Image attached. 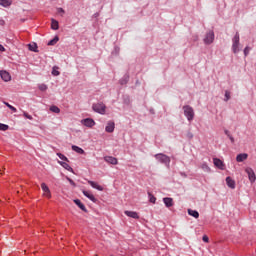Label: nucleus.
<instances>
[{"mask_svg": "<svg viewBox=\"0 0 256 256\" xmlns=\"http://www.w3.org/2000/svg\"><path fill=\"white\" fill-rule=\"evenodd\" d=\"M92 109L93 111H95V113H99L100 115H105L107 111V106L103 102H98L92 105Z\"/></svg>", "mask_w": 256, "mask_h": 256, "instance_id": "nucleus-1", "label": "nucleus"}, {"mask_svg": "<svg viewBox=\"0 0 256 256\" xmlns=\"http://www.w3.org/2000/svg\"><path fill=\"white\" fill-rule=\"evenodd\" d=\"M155 159L159 161L160 163H163V165H166V167H169L171 163V158L165 154H155Z\"/></svg>", "mask_w": 256, "mask_h": 256, "instance_id": "nucleus-2", "label": "nucleus"}, {"mask_svg": "<svg viewBox=\"0 0 256 256\" xmlns=\"http://www.w3.org/2000/svg\"><path fill=\"white\" fill-rule=\"evenodd\" d=\"M240 37L239 32H236L235 36L232 39V51L233 53H239V45H240Z\"/></svg>", "mask_w": 256, "mask_h": 256, "instance_id": "nucleus-3", "label": "nucleus"}, {"mask_svg": "<svg viewBox=\"0 0 256 256\" xmlns=\"http://www.w3.org/2000/svg\"><path fill=\"white\" fill-rule=\"evenodd\" d=\"M184 115L187 117L188 121H193L195 117V112L193 111V108L191 106H184Z\"/></svg>", "mask_w": 256, "mask_h": 256, "instance_id": "nucleus-4", "label": "nucleus"}, {"mask_svg": "<svg viewBox=\"0 0 256 256\" xmlns=\"http://www.w3.org/2000/svg\"><path fill=\"white\" fill-rule=\"evenodd\" d=\"M213 41H215V33L213 32V30H210L208 33H206L204 37V43L205 45H211Z\"/></svg>", "mask_w": 256, "mask_h": 256, "instance_id": "nucleus-5", "label": "nucleus"}, {"mask_svg": "<svg viewBox=\"0 0 256 256\" xmlns=\"http://www.w3.org/2000/svg\"><path fill=\"white\" fill-rule=\"evenodd\" d=\"M41 189L43 191V197H47V199H51V190L49 189V186L47 184L42 183Z\"/></svg>", "mask_w": 256, "mask_h": 256, "instance_id": "nucleus-6", "label": "nucleus"}, {"mask_svg": "<svg viewBox=\"0 0 256 256\" xmlns=\"http://www.w3.org/2000/svg\"><path fill=\"white\" fill-rule=\"evenodd\" d=\"M0 77L2 81H5V83H9L11 81V74L7 72L6 70H1L0 71Z\"/></svg>", "mask_w": 256, "mask_h": 256, "instance_id": "nucleus-7", "label": "nucleus"}, {"mask_svg": "<svg viewBox=\"0 0 256 256\" xmlns=\"http://www.w3.org/2000/svg\"><path fill=\"white\" fill-rule=\"evenodd\" d=\"M245 171L248 175L250 183H255V181H256L255 171H253L252 168H246Z\"/></svg>", "mask_w": 256, "mask_h": 256, "instance_id": "nucleus-8", "label": "nucleus"}, {"mask_svg": "<svg viewBox=\"0 0 256 256\" xmlns=\"http://www.w3.org/2000/svg\"><path fill=\"white\" fill-rule=\"evenodd\" d=\"M82 125H84L85 127H95V120H93L92 118H86L81 120Z\"/></svg>", "mask_w": 256, "mask_h": 256, "instance_id": "nucleus-9", "label": "nucleus"}, {"mask_svg": "<svg viewBox=\"0 0 256 256\" xmlns=\"http://www.w3.org/2000/svg\"><path fill=\"white\" fill-rule=\"evenodd\" d=\"M104 161H106V163H109L110 165H117V163H119L117 158L113 156H105Z\"/></svg>", "mask_w": 256, "mask_h": 256, "instance_id": "nucleus-10", "label": "nucleus"}, {"mask_svg": "<svg viewBox=\"0 0 256 256\" xmlns=\"http://www.w3.org/2000/svg\"><path fill=\"white\" fill-rule=\"evenodd\" d=\"M213 163L215 167H218V169H221L222 171L225 169V164L223 163V161H221V159L214 158Z\"/></svg>", "mask_w": 256, "mask_h": 256, "instance_id": "nucleus-11", "label": "nucleus"}, {"mask_svg": "<svg viewBox=\"0 0 256 256\" xmlns=\"http://www.w3.org/2000/svg\"><path fill=\"white\" fill-rule=\"evenodd\" d=\"M106 133H113L115 131V122L109 121L105 128Z\"/></svg>", "mask_w": 256, "mask_h": 256, "instance_id": "nucleus-12", "label": "nucleus"}, {"mask_svg": "<svg viewBox=\"0 0 256 256\" xmlns=\"http://www.w3.org/2000/svg\"><path fill=\"white\" fill-rule=\"evenodd\" d=\"M248 157H249V154L241 153L236 156V161L237 163H243V161H247Z\"/></svg>", "mask_w": 256, "mask_h": 256, "instance_id": "nucleus-13", "label": "nucleus"}, {"mask_svg": "<svg viewBox=\"0 0 256 256\" xmlns=\"http://www.w3.org/2000/svg\"><path fill=\"white\" fill-rule=\"evenodd\" d=\"M82 193L83 195H85V197L90 199V201H92L93 203H97V198H95V196L91 192L83 190Z\"/></svg>", "mask_w": 256, "mask_h": 256, "instance_id": "nucleus-14", "label": "nucleus"}, {"mask_svg": "<svg viewBox=\"0 0 256 256\" xmlns=\"http://www.w3.org/2000/svg\"><path fill=\"white\" fill-rule=\"evenodd\" d=\"M124 213L127 215V217H131L132 219H139V214L135 211L126 210Z\"/></svg>", "mask_w": 256, "mask_h": 256, "instance_id": "nucleus-15", "label": "nucleus"}, {"mask_svg": "<svg viewBox=\"0 0 256 256\" xmlns=\"http://www.w3.org/2000/svg\"><path fill=\"white\" fill-rule=\"evenodd\" d=\"M88 183L93 187V189H97V191H103V186L99 185L97 182L89 180Z\"/></svg>", "mask_w": 256, "mask_h": 256, "instance_id": "nucleus-16", "label": "nucleus"}, {"mask_svg": "<svg viewBox=\"0 0 256 256\" xmlns=\"http://www.w3.org/2000/svg\"><path fill=\"white\" fill-rule=\"evenodd\" d=\"M226 185L230 188V189H235V180H233L231 177H227L226 178Z\"/></svg>", "mask_w": 256, "mask_h": 256, "instance_id": "nucleus-17", "label": "nucleus"}, {"mask_svg": "<svg viewBox=\"0 0 256 256\" xmlns=\"http://www.w3.org/2000/svg\"><path fill=\"white\" fill-rule=\"evenodd\" d=\"M74 203H75V205H77L79 207V209H81L82 211L87 213V208L85 207V205L83 203H81V200L76 199V200H74Z\"/></svg>", "mask_w": 256, "mask_h": 256, "instance_id": "nucleus-18", "label": "nucleus"}, {"mask_svg": "<svg viewBox=\"0 0 256 256\" xmlns=\"http://www.w3.org/2000/svg\"><path fill=\"white\" fill-rule=\"evenodd\" d=\"M72 151H75V153H78L79 155H84L85 150H83L81 147L72 145Z\"/></svg>", "mask_w": 256, "mask_h": 256, "instance_id": "nucleus-19", "label": "nucleus"}, {"mask_svg": "<svg viewBox=\"0 0 256 256\" xmlns=\"http://www.w3.org/2000/svg\"><path fill=\"white\" fill-rule=\"evenodd\" d=\"M163 203L165 204L166 207H173V198H163Z\"/></svg>", "mask_w": 256, "mask_h": 256, "instance_id": "nucleus-20", "label": "nucleus"}, {"mask_svg": "<svg viewBox=\"0 0 256 256\" xmlns=\"http://www.w3.org/2000/svg\"><path fill=\"white\" fill-rule=\"evenodd\" d=\"M188 215L194 217V219H199V212L197 210L188 209Z\"/></svg>", "mask_w": 256, "mask_h": 256, "instance_id": "nucleus-21", "label": "nucleus"}, {"mask_svg": "<svg viewBox=\"0 0 256 256\" xmlns=\"http://www.w3.org/2000/svg\"><path fill=\"white\" fill-rule=\"evenodd\" d=\"M66 171H69L70 173H73V169L67 164V162H58Z\"/></svg>", "mask_w": 256, "mask_h": 256, "instance_id": "nucleus-22", "label": "nucleus"}, {"mask_svg": "<svg viewBox=\"0 0 256 256\" xmlns=\"http://www.w3.org/2000/svg\"><path fill=\"white\" fill-rule=\"evenodd\" d=\"M51 29H53L54 31H57V29H59V22L57 20L52 19Z\"/></svg>", "mask_w": 256, "mask_h": 256, "instance_id": "nucleus-23", "label": "nucleus"}, {"mask_svg": "<svg viewBox=\"0 0 256 256\" xmlns=\"http://www.w3.org/2000/svg\"><path fill=\"white\" fill-rule=\"evenodd\" d=\"M200 167L202 170L205 171V173H211V168L209 167V165H207V163H202Z\"/></svg>", "mask_w": 256, "mask_h": 256, "instance_id": "nucleus-24", "label": "nucleus"}, {"mask_svg": "<svg viewBox=\"0 0 256 256\" xmlns=\"http://www.w3.org/2000/svg\"><path fill=\"white\" fill-rule=\"evenodd\" d=\"M0 5H2V7H9L11 5V0H0Z\"/></svg>", "mask_w": 256, "mask_h": 256, "instance_id": "nucleus-25", "label": "nucleus"}, {"mask_svg": "<svg viewBox=\"0 0 256 256\" xmlns=\"http://www.w3.org/2000/svg\"><path fill=\"white\" fill-rule=\"evenodd\" d=\"M4 105H6V107H8V109H10L11 111H13V113H17V108H15V107L12 106L11 104H9V102H4Z\"/></svg>", "mask_w": 256, "mask_h": 256, "instance_id": "nucleus-26", "label": "nucleus"}, {"mask_svg": "<svg viewBox=\"0 0 256 256\" xmlns=\"http://www.w3.org/2000/svg\"><path fill=\"white\" fill-rule=\"evenodd\" d=\"M59 42V37L55 36L52 40L48 42V45H56Z\"/></svg>", "mask_w": 256, "mask_h": 256, "instance_id": "nucleus-27", "label": "nucleus"}, {"mask_svg": "<svg viewBox=\"0 0 256 256\" xmlns=\"http://www.w3.org/2000/svg\"><path fill=\"white\" fill-rule=\"evenodd\" d=\"M28 47L30 51H34V53H37V44H29Z\"/></svg>", "mask_w": 256, "mask_h": 256, "instance_id": "nucleus-28", "label": "nucleus"}, {"mask_svg": "<svg viewBox=\"0 0 256 256\" xmlns=\"http://www.w3.org/2000/svg\"><path fill=\"white\" fill-rule=\"evenodd\" d=\"M50 111H52V113H61V109L57 106H51Z\"/></svg>", "mask_w": 256, "mask_h": 256, "instance_id": "nucleus-29", "label": "nucleus"}, {"mask_svg": "<svg viewBox=\"0 0 256 256\" xmlns=\"http://www.w3.org/2000/svg\"><path fill=\"white\" fill-rule=\"evenodd\" d=\"M149 195V201L150 203H155L157 201V198H155V196H153V194H151L150 192H148Z\"/></svg>", "mask_w": 256, "mask_h": 256, "instance_id": "nucleus-30", "label": "nucleus"}, {"mask_svg": "<svg viewBox=\"0 0 256 256\" xmlns=\"http://www.w3.org/2000/svg\"><path fill=\"white\" fill-rule=\"evenodd\" d=\"M9 126L7 124L0 123V131H7Z\"/></svg>", "mask_w": 256, "mask_h": 256, "instance_id": "nucleus-31", "label": "nucleus"}, {"mask_svg": "<svg viewBox=\"0 0 256 256\" xmlns=\"http://www.w3.org/2000/svg\"><path fill=\"white\" fill-rule=\"evenodd\" d=\"M229 99H231V92L226 90L225 91V99H224V101H229Z\"/></svg>", "mask_w": 256, "mask_h": 256, "instance_id": "nucleus-32", "label": "nucleus"}, {"mask_svg": "<svg viewBox=\"0 0 256 256\" xmlns=\"http://www.w3.org/2000/svg\"><path fill=\"white\" fill-rule=\"evenodd\" d=\"M57 156L59 157V159H61L62 161H69L68 158H66L65 155L61 154V153H57Z\"/></svg>", "mask_w": 256, "mask_h": 256, "instance_id": "nucleus-33", "label": "nucleus"}, {"mask_svg": "<svg viewBox=\"0 0 256 256\" xmlns=\"http://www.w3.org/2000/svg\"><path fill=\"white\" fill-rule=\"evenodd\" d=\"M52 75H54V77L59 76L60 75L59 70H57V68L54 67L53 70H52Z\"/></svg>", "mask_w": 256, "mask_h": 256, "instance_id": "nucleus-34", "label": "nucleus"}, {"mask_svg": "<svg viewBox=\"0 0 256 256\" xmlns=\"http://www.w3.org/2000/svg\"><path fill=\"white\" fill-rule=\"evenodd\" d=\"M38 89H39L40 91H47V85H45V84H40V85L38 86Z\"/></svg>", "mask_w": 256, "mask_h": 256, "instance_id": "nucleus-35", "label": "nucleus"}, {"mask_svg": "<svg viewBox=\"0 0 256 256\" xmlns=\"http://www.w3.org/2000/svg\"><path fill=\"white\" fill-rule=\"evenodd\" d=\"M23 115L26 119H29L30 121H33V116H31L29 113L27 112H23Z\"/></svg>", "mask_w": 256, "mask_h": 256, "instance_id": "nucleus-36", "label": "nucleus"}, {"mask_svg": "<svg viewBox=\"0 0 256 256\" xmlns=\"http://www.w3.org/2000/svg\"><path fill=\"white\" fill-rule=\"evenodd\" d=\"M249 51H251V49L249 48V46H246L244 48V56L247 57V55H249Z\"/></svg>", "mask_w": 256, "mask_h": 256, "instance_id": "nucleus-37", "label": "nucleus"}, {"mask_svg": "<svg viewBox=\"0 0 256 256\" xmlns=\"http://www.w3.org/2000/svg\"><path fill=\"white\" fill-rule=\"evenodd\" d=\"M57 12L61 13V15H65V10L63 8H58Z\"/></svg>", "mask_w": 256, "mask_h": 256, "instance_id": "nucleus-38", "label": "nucleus"}, {"mask_svg": "<svg viewBox=\"0 0 256 256\" xmlns=\"http://www.w3.org/2000/svg\"><path fill=\"white\" fill-rule=\"evenodd\" d=\"M202 240L204 241V243H209V237L207 236H203Z\"/></svg>", "mask_w": 256, "mask_h": 256, "instance_id": "nucleus-39", "label": "nucleus"}, {"mask_svg": "<svg viewBox=\"0 0 256 256\" xmlns=\"http://www.w3.org/2000/svg\"><path fill=\"white\" fill-rule=\"evenodd\" d=\"M228 138L230 139L231 143H235V138H233L232 135L228 136Z\"/></svg>", "mask_w": 256, "mask_h": 256, "instance_id": "nucleus-40", "label": "nucleus"}, {"mask_svg": "<svg viewBox=\"0 0 256 256\" xmlns=\"http://www.w3.org/2000/svg\"><path fill=\"white\" fill-rule=\"evenodd\" d=\"M224 133L225 135H227V137H231V133L229 132V130H225Z\"/></svg>", "mask_w": 256, "mask_h": 256, "instance_id": "nucleus-41", "label": "nucleus"}, {"mask_svg": "<svg viewBox=\"0 0 256 256\" xmlns=\"http://www.w3.org/2000/svg\"><path fill=\"white\" fill-rule=\"evenodd\" d=\"M0 51H5V47H3V45L0 44Z\"/></svg>", "mask_w": 256, "mask_h": 256, "instance_id": "nucleus-42", "label": "nucleus"}, {"mask_svg": "<svg viewBox=\"0 0 256 256\" xmlns=\"http://www.w3.org/2000/svg\"><path fill=\"white\" fill-rule=\"evenodd\" d=\"M68 181L71 183V185H75V182H73V180L68 179Z\"/></svg>", "mask_w": 256, "mask_h": 256, "instance_id": "nucleus-43", "label": "nucleus"}]
</instances>
